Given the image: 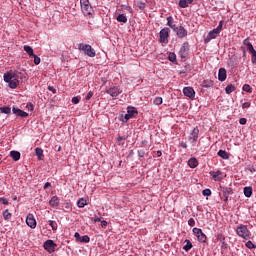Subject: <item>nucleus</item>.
<instances>
[{
  "label": "nucleus",
  "instance_id": "nucleus-35",
  "mask_svg": "<svg viewBox=\"0 0 256 256\" xmlns=\"http://www.w3.org/2000/svg\"><path fill=\"white\" fill-rule=\"evenodd\" d=\"M116 19L118 23H127V16L123 14H119Z\"/></svg>",
  "mask_w": 256,
  "mask_h": 256
},
{
  "label": "nucleus",
  "instance_id": "nucleus-51",
  "mask_svg": "<svg viewBox=\"0 0 256 256\" xmlns=\"http://www.w3.org/2000/svg\"><path fill=\"white\" fill-rule=\"evenodd\" d=\"M0 203H2L3 205H9V200L7 198L1 197Z\"/></svg>",
  "mask_w": 256,
  "mask_h": 256
},
{
  "label": "nucleus",
  "instance_id": "nucleus-12",
  "mask_svg": "<svg viewBox=\"0 0 256 256\" xmlns=\"http://www.w3.org/2000/svg\"><path fill=\"white\" fill-rule=\"evenodd\" d=\"M74 237L78 243H89L91 241V238H89L88 235L81 236L79 232H76Z\"/></svg>",
  "mask_w": 256,
  "mask_h": 256
},
{
  "label": "nucleus",
  "instance_id": "nucleus-63",
  "mask_svg": "<svg viewBox=\"0 0 256 256\" xmlns=\"http://www.w3.org/2000/svg\"><path fill=\"white\" fill-rule=\"evenodd\" d=\"M49 187H51V183L47 182L44 185V189H49Z\"/></svg>",
  "mask_w": 256,
  "mask_h": 256
},
{
  "label": "nucleus",
  "instance_id": "nucleus-61",
  "mask_svg": "<svg viewBox=\"0 0 256 256\" xmlns=\"http://www.w3.org/2000/svg\"><path fill=\"white\" fill-rule=\"evenodd\" d=\"M180 147H182L183 149H187V143L181 142Z\"/></svg>",
  "mask_w": 256,
  "mask_h": 256
},
{
  "label": "nucleus",
  "instance_id": "nucleus-2",
  "mask_svg": "<svg viewBox=\"0 0 256 256\" xmlns=\"http://www.w3.org/2000/svg\"><path fill=\"white\" fill-rule=\"evenodd\" d=\"M236 234L241 239H245V241H249L251 239V231L247 228V225L240 224L236 227Z\"/></svg>",
  "mask_w": 256,
  "mask_h": 256
},
{
  "label": "nucleus",
  "instance_id": "nucleus-22",
  "mask_svg": "<svg viewBox=\"0 0 256 256\" xmlns=\"http://www.w3.org/2000/svg\"><path fill=\"white\" fill-rule=\"evenodd\" d=\"M191 3H193V0H180L179 7H181V9H186V7H189Z\"/></svg>",
  "mask_w": 256,
  "mask_h": 256
},
{
  "label": "nucleus",
  "instance_id": "nucleus-18",
  "mask_svg": "<svg viewBox=\"0 0 256 256\" xmlns=\"http://www.w3.org/2000/svg\"><path fill=\"white\" fill-rule=\"evenodd\" d=\"M225 79H227V70L225 68H220L218 71V80L223 82Z\"/></svg>",
  "mask_w": 256,
  "mask_h": 256
},
{
  "label": "nucleus",
  "instance_id": "nucleus-4",
  "mask_svg": "<svg viewBox=\"0 0 256 256\" xmlns=\"http://www.w3.org/2000/svg\"><path fill=\"white\" fill-rule=\"evenodd\" d=\"M106 93H107V95H110V97H112V99H117V97H119V95H121V93H123V90L119 86H114V87H110L106 91Z\"/></svg>",
  "mask_w": 256,
  "mask_h": 256
},
{
  "label": "nucleus",
  "instance_id": "nucleus-46",
  "mask_svg": "<svg viewBox=\"0 0 256 256\" xmlns=\"http://www.w3.org/2000/svg\"><path fill=\"white\" fill-rule=\"evenodd\" d=\"M194 235L198 238V236L203 232L200 228H193Z\"/></svg>",
  "mask_w": 256,
  "mask_h": 256
},
{
  "label": "nucleus",
  "instance_id": "nucleus-9",
  "mask_svg": "<svg viewBox=\"0 0 256 256\" xmlns=\"http://www.w3.org/2000/svg\"><path fill=\"white\" fill-rule=\"evenodd\" d=\"M216 239L221 243V251H225L229 247V244L225 241V235H223V233H218Z\"/></svg>",
  "mask_w": 256,
  "mask_h": 256
},
{
  "label": "nucleus",
  "instance_id": "nucleus-25",
  "mask_svg": "<svg viewBox=\"0 0 256 256\" xmlns=\"http://www.w3.org/2000/svg\"><path fill=\"white\" fill-rule=\"evenodd\" d=\"M213 85H215V83L213 82V80L207 79V80H204V81L202 82V87H204L205 89H209V88L213 87Z\"/></svg>",
  "mask_w": 256,
  "mask_h": 256
},
{
  "label": "nucleus",
  "instance_id": "nucleus-54",
  "mask_svg": "<svg viewBox=\"0 0 256 256\" xmlns=\"http://www.w3.org/2000/svg\"><path fill=\"white\" fill-rule=\"evenodd\" d=\"M79 101H81V99H80L79 97H73V98H72V103H73L74 105H77V104L79 103Z\"/></svg>",
  "mask_w": 256,
  "mask_h": 256
},
{
  "label": "nucleus",
  "instance_id": "nucleus-29",
  "mask_svg": "<svg viewBox=\"0 0 256 256\" xmlns=\"http://www.w3.org/2000/svg\"><path fill=\"white\" fill-rule=\"evenodd\" d=\"M167 25L168 27L173 29V31H175V29L177 28V25L173 24V18L171 16L167 18Z\"/></svg>",
  "mask_w": 256,
  "mask_h": 256
},
{
  "label": "nucleus",
  "instance_id": "nucleus-58",
  "mask_svg": "<svg viewBox=\"0 0 256 256\" xmlns=\"http://www.w3.org/2000/svg\"><path fill=\"white\" fill-rule=\"evenodd\" d=\"M91 97H93L92 91L88 92V94L86 95V101H89V99H91Z\"/></svg>",
  "mask_w": 256,
  "mask_h": 256
},
{
  "label": "nucleus",
  "instance_id": "nucleus-49",
  "mask_svg": "<svg viewBox=\"0 0 256 256\" xmlns=\"http://www.w3.org/2000/svg\"><path fill=\"white\" fill-rule=\"evenodd\" d=\"M80 5H81V8L89 6L90 5L89 0H80Z\"/></svg>",
  "mask_w": 256,
  "mask_h": 256
},
{
  "label": "nucleus",
  "instance_id": "nucleus-14",
  "mask_svg": "<svg viewBox=\"0 0 256 256\" xmlns=\"http://www.w3.org/2000/svg\"><path fill=\"white\" fill-rule=\"evenodd\" d=\"M183 94L185 97H189V99H195V89L193 87H184Z\"/></svg>",
  "mask_w": 256,
  "mask_h": 256
},
{
  "label": "nucleus",
  "instance_id": "nucleus-17",
  "mask_svg": "<svg viewBox=\"0 0 256 256\" xmlns=\"http://www.w3.org/2000/svg\"><path fill=\"white\" fill-rule=\"evenodd\" d=\"M218 32L217 30L213 29L212 31H210L207 35V37L204 39V43H209L211 40L213 39H217L218 36Z\"/></svg>",
  "mask_w": 256,
  "mask_h": 256
},
{
  "label": "nucleus",
  "instance_id": "nucleus-30",
  "mask_svg": "<svg viewBox=\"0 0 256 256\" xmlns=\"http://www.w3.org/2000/svg\"><path fill=\"white\" fill-rule=\"evenodd\" d=\"M233 91H235V86L233 84H229L226 86L225 92L227 93V95H231Z\"/></svg>",
  "mask_w": 256,
  "mask_h": 256
},
{
  "label": "nucleus",
  "instance_id": "nucleus-36",
  "mask_svg": "<svg viewBox=\"0 0 256 256\" xmlns=\"http://www.w3.org/2000/svg\"><path fill=\"white\" fill-rule=\"evenodd\" d=\"M197 239L200 243H207V235H205L203 232L198 236Z\"/></svg>",
  "mask_w": 256,
  "mask_h": 256
},
{
  "label": "nucleus",
  "instance_id": "nucleus-52",
  "mask_svg": "<svg viewBox=\"0 0 256 256\" xmlns=\"http://www.w3.org/2000/svg\"><path fill=\"white\" fill-rule=\"evenodd\" d=\"M188 225H189L190 227H195V219L190 218V219L188 220Z\"/></svg>",
  "mask_w": 256,
  "mask_h": 256
},
{
  "label": "nucleus",
  "instance_id": "nucleus-6",
  "mask_svg": "<svg viewBox=\"0 0 256 256\" xmlns=\"http://www.w3.org/2000/svg\"><path fill=\"white\" fill-rule=\"evenodd\" d=\"M169 33H171V30H169V28H163L160 31L159 41L167 45V43H169Z\"/></svg>",
  "mask_w": 256,
  "mask_h": 256
},
{
  "label": "nucleus",
  "instance_id": "nucleus-11",
  "mask_svg": "<svg viewBox=\"0 0 256 256\" xmlns=\"http://www.w3.org/2000/svg\"><path fill=\"white\" fill-rule=\"evenodd\" d=\"M174 31L178 39H184V37H187V30L183 26L176 27Z\"/></svg>",
  "mask_w": 256,
  "mask_h": 256
},
{
  "label": "nucleus",
  "instance_id": "nucleus-59",
  "mask_svg": "<svg viewBox=\"0 0 256 256\" xmlns=\"http://www.w3.org/2000/svg\"><path fill=\"white\" fill-rule=\"evenodd\" d=\"M138 157H145V152L143 150H138Z\"/></svg>",
  "mask_w": 256,
  "mask_h": 256
},
{
  "label": "nucleus",
  "instance_id": "nucleus-27",
  "mask_svg": "<svg viewBox=\"0 0 256 256\" xmlns=\"http://www.w3.org/2000/svg\"><path fill=\"white\" fill-rule=\"evenodd\" d=\"M244 195L245 197H251L253 195V188L251 186L244 187Z\"/></svg>",
  "mask_w": 256,
  "mask_h": 256
},
{
  "label": "nucleus",
  "instance_id": "nucleus-10",
  "mask_svg": "<svg viewBox=\"0 0 256 256\" xmlns=\"http://www.w3.org/2000/svg\"><path fill=\"white\" fill-rule=\"evenodd\" d=\"M189 51V42H184L180 48L179 56L181 59H185L187 57Z\"/></svg>",
  "mask_w": 256,
  "mask_h": 256
},
{
  "label": "nucleus",
  "instance_id": "nucleus-26",
  "mask_svg": "<svg viewBox=\"0 0 256 256\" xmlns=\"http://www.w3.org/2000/svg\"><path fill=\"white\" fill-rule=\"evenodd\" d=\"M218 157H221V159H229V153H227V151L225 150H219L217 153Z\"/></svg>",
  "mask_w": 256,
  "mask_h": 256
},
{
  "label": "nucleus",
  "instance_id": "nucleus-47",
  "mask_svg": "<svg viewBox=\"0 0 256 256\" xmlns=\"http://www.w3.org/2000/svg\"><path fill=\"white\" fill-rule=\"evenodd\" d=\"M202 195H204V197H211V189L203 190Z\"/></svg>",
  "mask_w": 256,
  "mask_h": 256
},
{
  "label": "nucleus",
  "instance_id": "nucleus-62",
  "mask_svg": "<svg viewBox=\"0 0 256 256\" xmlns=\"http://www.w3.org/2000/svg\"><path fill=\"white\" fill-rule=\"evenodd\" d=\"M101 227H107V221L103 220L101 221Z\"/></svg>",
  "mask_w": 256,
  "mask_h": 256
},
{
  "label": "nucleus",
  "instance_id": "nucleus-37",
  "mask_svg": "<svg viewBox=\"0 0 256 256\" xmlns=\"http://www.w3.org/2000/svg\"><path fill=\"white\" fill-rule=\"evenodd\" d=\"M3 217H4L5 221H9V219H11V217H13V214H11V212H9L8 209H6L3 212Z\"/></svg>",
  "mask_w": 256,
  "mask_h": 256
},
{
  "label": "nucleus",
  "instance_id": "nucleus-8",
  "mask_svg": "<svg viewBox=\"0 0 256 256\" xmlns=\"http://www.w3.org/2000/svg\"><path fill=\"white\" fill-rule=\"evenodd\" d=\"M56 248H57V245L55 244V242H53V240H47L44 243V249L48 251V253H55Z\"/></svg>",
  "mask_w": 256,
  "mask_h": 256
},
{
  "label": "nucleus",
  "instance_id": "nucleus-5",
  "mask_svg": "<svg viewBox=\"0 0 256 256\" xmlns=\"http://www.w3.org/2000/svg\"><path fill=\"white\" fill-rule=\"evenodd\" d=\"M199 139V127H195L188 137V141L191 143L192 147H195V142Z\"/></svg>",
  "mask_w": 256,
  "mask_h": 256
},
{
  "label": "nucleus",
  "instance_id": "nucleus-40",
  "mask_svg": "<svg viewBox=\"0 0 256 256\" xmlns=\"http://www.w3.org/2000/svg\"><path fill=\"white\" fill-rule=\"evenodd\" d=\"M168 59L171 61V63H175V61H177V55H175L173 52H170Z\"/></svg>",
  "mask_w": 256,
  "mask_h": 256
},
{
  "label": "nucleus",
  "instance_id": "nucleus-33",
  "mask_svg": "<svg viewBox=\"0 0 256 256\" xmlns=\"http://www.w3.org/2000/svg\"><path fill=\"white\" fill-rule=\"evenodd\" d=\"M127 113L130 117H135V115H137V109H135L134 107H128Z\"/></svg>",
  "mask_w": 256,
  "mask_h": 256
},
{
  "label": "nucleus",
  "instance_id": "nucleus-21",
  "mask_svg": "<svg viewBox=\"0 0 256 256\" xmlns=\"http://www.w3.org/2000/svg\"><path fill=\"white\" fill-rule=\"evenodd\" d=\"M81 10L85 16L93 15V7H91L90 4L88 6H83Z\"/></svg>",
  "mask_w": 256,
  "mask_h": 256
},
{
  "label": "nucleus",
  "instance_id": "nucleus-24",
  "mask_svg": "<svg viewBox=\"0 0 256 256\" xmlns=\"http://www.w3.org/2000/svg\"><path fill=\"white\" fill-rule=\"evenodd\" d=\"M51 207H59V197L53 196L49 201Z\"/></svg>",
  "mask_w": 256,
  "mask_h": 256
},
{
  "label": "nucleus",
  "instance_id": "nucleus-60",
  "mask_svg": "<svg viewBox=\"0 0 256 256\" xmlns=\"http://www.w3.org/2000/svg\"><path fill=\"white\" fill-rule=\"evenodd\" d=\"M125 121H129V119H133L132 116H130L128 113L124 116Z\"/></svg>",
  "mask_w": 256,
  "mask_h": 256
},
{
  "label": "nucleus",
  "instance_id": "nucleus-55",
  "mask_svg": "<svg viewBox=\"0 0 256 256\" xmlns=\"http://www.w3.org/2000/svg\"><path fill=\"white\" fill-rule=\"evenodd\" d=\"M127 140V136H118L117 141L118 143H121V141H126Z\"/></svg>",
  "mask_w": 256,
  "mask_h": 256
},
{
  "label": "nucleus",
  "instance_id": "nucleus-7",
  "mask_svg": "<svg viewBox=\"0 0 256 256\" xmlns=\"http://www.w3.org/2000/svg\"><path fill=\"white\" fill-rule=\"evenodd\" d=\"M229 195H233V188H230V187L222 188L221 199L222 201H224V203H227V201H229Z\"/></svg>",
  "mask_w": 256,
  "mask_h": 256
},
{
  "label": "nucleus",
  "instance_id": "nucleus-45",
  "mask_svg": "<svg viewBox=\"0 0 256 256\" xmlns=\"http://www.w3.org/2000/svg\"><path fill=\"white\" fill-rule=\"evenodd\" d=\"M246 247L248 249H256V245L253 242H251L250 240L248 242H246Z\"/></svg>",
  "mask_w": 256,
  "mask_h": 256
},
{
  "label": "nucleus",
  "instance_id": "nucleus-13",
  "mask_svg": "<svg viewBox=\"0 0 256 256\" xmlns=\"http://www.w3.org/2000/svg\"><path fill=\"white\" fill-rule=\"evenodd\" d=\"M26 224L28 225V227H30L31 229H35V227H37V220H35V217L33 216V214H29L26 218Z\"/></svg>",
  "mask_w": 256,
  "mask_h": 256
},
{
  "label": "nucleus",
  "instance_id": "nucleus-19",
  "mask_svg": "<svg viewBox=\"0 0 256 256\" xmlns=\"http://www.w3.org/2000/svg\"><path fill=\"white\" fill-rule=\"evenodd\" d=\"M188 166L190 169H195L196 167H199V160L197 158L193 157L188 160Z\"/></svg>",
  "mask_w": 256,
  "mask_h": 256
},
{
  "label": "nucleus",
  "instance_id": "nucleus-32",
  "mask_svg": "<svg viewBox=\"0 0 256 256\" xmlns=\"http://www.w3.org/2000/svg\"><path fill=\"white\" fill-rule=\"evenodd\" d=\"M77 205H78L79 209H83V207H85V205H87V200H85L84 198H80L77 201Z\"/></svg>",
  "mask_w": 256,
  "mask_h": 256
},
{
  "label": "nucleus",
  "instance_id": "nucleus-23",
  "mask_svg": "<svg viewBox=\"0 0 256 256\" xmlns=\"http://www.w3.org/2000/svg\"><path fill=\"white\" fill-rule=\"evenodd\" d=\"M10 157L13 159V161H19V159H21V153L13 150L10 152Z\"/></svg>",
  "mask_w": 256,
  "mask_h": 256
},
{
  "label": "nucleus",
  "instance_id": "nucleus-42",
  "mask_svg": "<svg viewBox=\"0 0 256 256\" xmlns=\"http://www.w3.org/2000/svg\"><path fill=\"white\" fill-rule=\"evenodd\" d=\"M145 2H143V1H138L137 3H136V7H138V9H140L141 11H143V9H145Z\"/></svg>",
  "mask_w": 256,
  "mask_h": 256
},
{
  "label": "nucleus",
  "instance_id": "nucleus-43",
  "mask_svg": "<svg viewBox=\"0 0 256 256\" xmlns=\"http://www.w3.org/2000/svg\"><path fill=\"white\" fill-rule=\"evenodd\" d=\"M154 105H162L163 104V98L162 97H156L153 101Z\"/></svg>",
  "mask_w": 256,
  "mask_h": 256
},
{
  "label": "nucleus",
  "instance_id": "nucleus-53",
  "mask_svg": "<svg viewBox=\"0 0 256 256\" xmlns=\"http://www.w3.org/2000/svg\"><path fill=\"white\" fill-rule=\"evenodd\" d=\"M251 107V102H245L242 104V109H249Z\"/></svg>",
  "mask_w": 256,
  "mask_h": 256
},
{
  "label": "nucleus",
  "instance_id": "nucleus-56",
  "mask_svg": "<svg viewBox=\"0 0 256 256\" xmlns=\"http://www.w3.org/2000/svg\"><path fill=\"white\" fill-rule=\"evenodd\" d=\"M239 123L240 125H247V118H240Z\"/></svg>",
  "mask_w": 256,
  "mask_h": 256
},
{
  "label": "nucleus",
  "instance_id": "nucleus-39",
  "mask_svg": "<svg viewBox=\"0 0 256 256\" xmlns=\"http://www.w3.org/2000/svg\"><path fill=\"white\" fill-rule=\"evenodd\" d=\"M242 90L246 93H253V88L249 84H244Z\"/></svg>",
  "mask_w": 256,
  "mask_h": 256
},
{
  "label": "nucleus",
  "instance_id": "nucleus-16",
  "mask_svg": "<svg viewBox=\"0 0 256 256\" xmlns=\"http://www.w3.org/2000/svg\"><path fill=\"white\" fill-rule=\"evenodd\" d=\"M210 175L215 181H223V172H221V170H218L216 172L210 171Z\"/></svg>",
  "mask_w": 256,
  "mask_h": 256
},
{
  "label": "nucleus",
  "instance_id": "nucleus-15",
  "mask_svg": "<svg viewBox=\"0 0 256 256\" xmlns=\"http://www.w3.org/2000/svg\"><path fill=\"white\" fill-rule=\"evenodd\" d=\"M12 112L14 115H16L17 117H29V113L17 108V107H12Z\"/></svg>",
  "mask_w": 256,
  "mask_h": 256
},
{
  "label": "nucleus",
  "instance_id": "nucleus-57",
  "mask_svg": "<svg viewBox=\"0 0 256 256\" xmlns=\"http://www.w3.org/2000/svg\"><path fill=\"white\" fill-rule=\"evenodd\" d=\"M48 91H51L54 95L57 93V89H55L53 86H48Z\"/></svg>",
  "mask_w": 256,
  "mask_h": 256
},
{
  "label": "nucleus",
  "instance_id": "nucleus-50",
  "mask_svg": "<svg viewBox=\"0 0 256 256\" xmlns=\"http://www.w3.org/2000/svg\"><path fill=\"white\" fill-rule=\"evenodd\" d=\"M32 57L34 58L35 65H39V63H41V58H39L37 55L34 54Z\"/></svg>",
  "mask_w": 256,
  "mask_h": 256
},
{
  "label": "nucleus",
  "instance_id": "nucleus-3",
  "mask_svg": "<svg viewBox=\"0 0 256 256\" xmlns=\"http://www.w3.org/2000/svg\"><path fill=\"white\" fill-rule=\"evenodd\" d=\"M78 49L79 51H83L84 54L87 55V57H95V55H97L95 49H93V47H91V45L89 44L80 43L78 45Z\"/></svg>",
  "mask_w": 256,
  "mask_h": 256
},
{
  "label": "nucleus",
  "instance_id": "nucleus-38",
  "mask_svg": "<svg viewBox=\"0 0 256 256\" xmlns=\"http://www.w3.org/2000/svg\"><path fill=\"white\" fill-rule=\"evenodd\" d=\"M186 245L183 247L184 251H190V249H193V243H191L189 240H185Z\"/></svg>",
  "mask_w": 256,
  "mask_h": 256
},
{
  "label": "nucleus",
  "instance_id": "nucleus-1",
  "mask_svg": "<svg viewBox=\"0 0 256 256\" xmlns=\"http://www.w3.org/2000/svg\"><path fill=\"white\" fill-rule=\"evenodd\" d=\"M19 75H21V72L17 70H10L4 73L3 79L5 83H8L10 89H17L19 87Z\"/></svg>",
  "mask_w": 256,
  "mask_h": 256
},
{
  "label": "nucleus",
  "instance_id": "nucleus-41",
  "mask_svg": "<svg viewBox=\"0 0 256 256\" xmlns=\"http://www.w3.org/2000/svg\"><path fill=\"white\" fill-rule=\"evenodd\" d=\"M52 231H57V222L53 221V220H49L48 221Z\"/></svg>",
  "mask_w": 256,
  "mask_h": 256
},
{
  "label": "nucleus",
  "instance_id": "nucleus-64",
  "mask_svg": "<svg viewBox=\"0 0 256 256\" xmlns=\"http://www.w3.org/2000/svg\"><path fill=\"white\" fill-rule=\"evenodd\" d=\"M94 223H101V218L99 217L94 218Z\"/></svg>",
  "mask_w": 256,
  "mask_h": 256
},
{
  "label": "nucleus",
  "instance_id": "nucleus-28",
  "mask_svg": "<svg viewBox=\"0 0 256 256\" xmlns=\"http://www.w3.org/2000/svg\"><path fill=\"white\" fill-rule=\"evenodd\" d=\"M24 51L27 52L29 57H33L35 53L33 52V48L29 45H24Z\"/></svg>",
  "mask_w": 256,
  "mask_h": 256
},
{
  "label": "nucleus",
  "instance_id": "nucleus-20",
  "mask_svg": "<svg viewBox=\"0 0 256 256\" xmlns=\"http://www.w3.org/2000/svg\"><path fill=\"white\" fill-rule=\"evenodd\" d=\"M243 45H245V47H246L247 51H249V53H253V51H255L253 44H251L249 42V38H246L243 40Z\"/></svg>",
  "mask_w": 256,
  "mask_h": 256
},
{
  "label": "nucleus",
  "instance_id": "nucleus-34",
  "mask_svg": "<svg viewBox=\"0 0 256 256\" xmlns=\"http://www.w3.org/2000/svg\"><path fill=\"white\" fill-rule=\"evenodd\" d=\"M35 153H36V156L38 157V159L41 161L44 157L43 155V149L41 148H36L35 149Z\"/></svg>",
  "mask_w": 256,
  "mask_h": 256
},
{
  "label": "nucleus",
  "instance_id": "nucleus-31",
  "mask_svg": "<svg viewBox=\"0 0 256 256\" xmlns=\"http://www.w3.org/2000/svg\"><path fill=\"white\" fill-rule=\"evenodd\" d=\"M0 112L4 115H11V108L9 106L0 107Z\"/></svg>",
  "mask_w": 256,
  "mask_h": 256
},
{
  "label": "nucleus",
  "instance_id": "nucleus-44",
  "mask_svg": "<svg viewBox=\"0 0 256 256\" xmlns=\"http://www.w3.org/2000/svg\"><path fill=\"white\" fill-rule=\"evenodd\" d=\"M215 31H217V33H221V31H223V21H220L217 28L214 29Z\"/></svg>",
  "mask_w": 256,
  "mask_h": 256
},
{
  "label": "nucleus",
  "instance_id": "nucleus-48",
  "mask_svg": "<svg viewBox=\"0 0 256 256\" xmlns=\"http://www.w3.org/2000/svg\"><path fill=\"white\" fill-rule=\"evenodd\" d=\"M252 55L251 61L254 65H256V50H254L253 52H250Z\"/></svg>",
  "mask_w": 256,
  "mask_h": 256
}]
</instances>
